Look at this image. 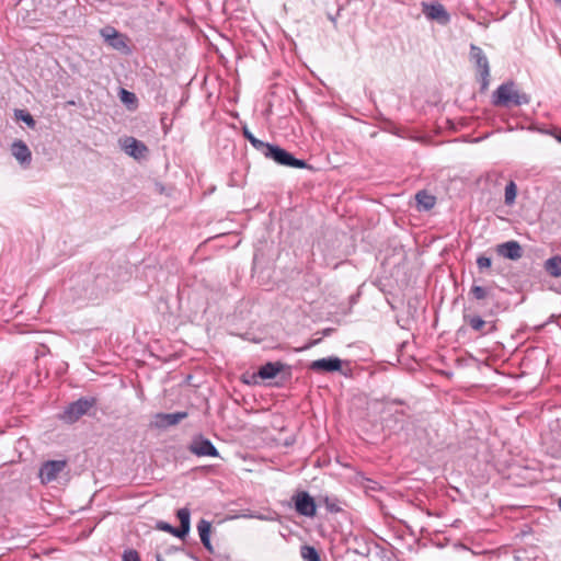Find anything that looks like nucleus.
I'll list each match as a JSON object with an SVG mask.
<instances>
[{
  "mask_svg": "<svg viewBox=\"0 0 561 561\" xmlns=\"http://www.w3.org/2000/svg\"><path fill=\"white\" fill-rule=\"evenodd\" d=\"M530 102V98L526 93H522L515 89L514 82H505L501 84L493 93L492 103L495 106H506L510 107L520 106L524 104H528Z\"/></svg>",
  "mask_w": 561,
  "mask_h": 561,
  "instance_id": "nucleus-1",
  "label": "nucleus"
},
{
  "mask_svg": "<svg viewBox=\"0 0 561 561\" xmlns=\"http://www.w3.org/2000/svg\"><path fill=\"white\" fill-rule=\"evenodd\" d=\"M96 404L95 398H88L82 397L78 400L69 403L62 413L59 414V419L67 423V424H73L76 423L81 416L85 415L91 408H93Z\"/></svg>",
  "mask_w": 561,
  "mask_h": 561,
  "instance_id": "nucleus-2",
  "label": "nucleus"
},
{
  "mask_svg": "<svg viewBox=\"0 0 561 561\" xmlns=\"http://www.w3.org/2000/svg\"><path fill=\"white\" fill-rule=\"evenodd\" d=\"M265 158L273 160L279 165L296 168V169H306L309 168L307 162L301 159L295 158L289 151L283 149L282 147L272 144L271 148L267 152H265Z\"/></svg>",
  "mask_w": 561,
  "mask_h": 561,
  "instance_id": "nucleus-3",
  "label": "nucleus"
},
{
  "mask_svg": "<svg viewBox=\"0 0 561 561\" xmlns=\"http://www.w3.org/2000/svg\"><path fill=\"white\" fill-rule=\"evenodd\" d=\"M470 60L479 71L481 91L484 92L488 90L490 83V65L483 50L474 44L470 46Z\"/></svg>",
  "mask_w": 561,
  "mask_h": 561,
  "instance_id": "nucleus-4",
  "label": "nucleus"
},
{
  "mask_svg": "<svg viewBox=\"0 0 561 561\" xmlns=\"http://www.w3.org/2000/svg\"><path fill=\"white\" fill-rule=\"evenodd\" d=\"M422 13L430 21H435L440 25H447L450 22V14L446 10V8L437 2H425L421 3Z\"/></svg>",
  "mask_w": 561,
  "mask_h": 561,
  "instance_id": "nucleus-5",
  "label": "nucleus"
},
{
  "mask_svg": "<svg viewBox=\"0 0 561 561\" xmlns=\"http://www.w3.org/2000/svg\"><path fill=\"white\" fill-rule=\"evenodd\" d=\"M66 467L67 460L65 459L45 461L38 472L42 483L47 484L55 481Z\"/></svg>",
  "mask_w": 561,
  "mask_h": 561,
  "instance_id": "nucleus-6",
  "label": "nucleus"
},
{
  "mask_svg": "<svg viewBox=\"0 0 561 561\" xmlns=\"http://www.w3.org/2000/svg\"><path fill=\"white\" fill-rule=\"evenodd\" d=\"M295 510L299 515L313 517L317 513V505L313 497L306 491L297 492L293 496Z\"/></svg>",
  "mask_w": 561,
  "mask_h": 561,
  "instance_id": "nucleus-7",
  "label": "nucleus"
},
{
  "mask_svg": "<svg viewBox=\"0 0 561 561\" xmlns=\"http://www.w3.org/2000/svg\"><path fill=\"white\" fill-rule=\"evenodd\" d=\"M188 450L198 457H204V456L218 457L219 456V453H218L217 448L215 447V445L208 438H205L203 436L195 437L192 440L191 445L188 446Z\"/></svg>",
  "mask_w": 561,
  "mask_h": 561,
  "instance_id": "nucleus-8",
  "label": "nucleus"
},
{
  "mask_svg": "<svg viewBox=\"0 0 561 561\" xmlns=\"http://www.w3.org/2000/svg\"><path fill=\"white\" fill-rule=\"evenodd\" d=\"M463 321L476 332H479L481 335H486L496 331V322L495 321H485L480 316L477 314H463Z\"/></svg>",
  "mask_w": 561,
  "mask_h": 561,
  "instance_id": "nucleus-9",
  "label": "nucleus"
},
{
  "mask_svg": "<svg viewBox=\"0 0 561 561\" xmlns=\"http://www.w3.org/2000/svg\"><path fill=\"white\" fill-rule=\"evenodd\" d=\"M121 145L124 151L135 159H141L148 152L147 146L134 137H125L124 139H121Z\"/></svg>",
  "mask_w": 561,
  "mask_h": 561,
  "instance_id": "nucleus-10",
  "label": "nucleus"
},
{
  "mask_svg": "<svg viewBox=\"0 0 561 561\" xmlns=\"http://www.w3.org/2000/svg\"><path fill=\"white\" fill-rule=\"evenodd\" d=\"M188 415L185 411H179L174 413H157L153 416V425L159 428H167L179 424L181 421L186 419Z\"/></svg>",
  "mask_w": 561,
  "mask_h": 561,
  "instance_id": "nucleus-11",
  "label": "nucleus"
},
{
  "mask_svg": "<svg viewBox=\"0 0 561 561\" xmlns=\"http://www.w3.org/2000/svg\"><path fill=\"white\" fill-rule=\"evenodd\" d=\"M341 367H342V360L335 356L320 358V359L311 362L309 365V369L317 371V373L339 371V370H341Z\"/></svg>",
  "mask_w": 561,
  "mask_h": 561,
  "instance_id": "nucleus-12",
  "label": "nucleus"
},
{
  "mask_svg": "<svg viewBox=\"0 0 561 561\" xmlns=\"http://www.w3.org/2000/svg\"><path fill=\"white\" fill-rule=\"evenodd\" d=\"M496 252L504 259L517 261L523 256V248L517 241H506L497 244Z\"/></svg>",
  "mask_w": 561,
  "mask_h": 561,
  "instance_id": "nucleus-13",
  "label": "nucleus"
},
{
  "mask_svg": "<svg viewBox=\"0 0 561 561\" xmlns=\"http://www.w3.org/2000/svg\"><path fill=\"white\" fill-rule=\"evenodd\" d=\"M101 35L105 42L117 50H124L127 48L125 36L118 33L114 27L106 26L101 30Z\"/></svg>",
  "mask_w": 561,
  "mask_h": 561,
  "instance_id": "nucleus-14",
  "label": "nucleus"
},
{
  "mask_svg": "<svg viewBox=\"0 0 561 561\" xmlns=\"http://www.w3.org/2000/svg\"><path fill=\"white\" fill-rule=\"evenodd\" d=\"M286 367L280 362H268L259 368L257 376L261 379H272L277 376Z\"/></svg>",
  "mask_w": 561,
  "mask_h": 561,
  "instance_id": "nucleus-15",
  "label": "nucleus"
},
{
  "mask_svg": "<svg viewBox=\"0 0 561 561\" xmlns=\"http://www.w3.org/2000/svg\"><path fill=\"white\" fill-rule=\"evenodd\" d=\"M12 154L22 164L31 163V150L22 140H16L12 144Z\"/></svg>",
  "mask_w": 561,
  "mask_h": 561,
  "instance_id": "nucleus-16",
  "label": "nucleus"
},
{
  "mask_svg": "<svg viewBox=\"0 0 561 561\" xmlns=\"http://www.w3.org/2000/svg\"><path fill=\"white\" fill-rule=\"evenodd\" d=\"M176 516L180 520L179 538L183 539L188 535L190 529H191V524H190L191 512L187 507H183L178 511Z\"/></svg>",
  "mask_w": 561,
  "mask_h": 561,
  "instance_id": "nucleus-17",
  "label": "nucleus"
},
{
  "mask_svg": "<svg viewBox=\"0 0 561 561\" xmlns=\"http://www.w3.org/2000/svg\"><path fill=\"white\" fill-rule=\"evenodd\" d=\"M468 295H469V298L477 300V301L493 299L492 288L480 286V285H472Z\"/></svg>",
  "mask_w": 561,
  "mask_h": 561,
  "instance_id": "nucleus-18",
  "label": "nucleus"
},
{
  "mask_svg": "<svg viewBox=\"0 0 561 561\" xmlns=\"http://www.w3.org/2000/svg\"><path fill=\"white\" fill-rule=\"evenodd\" d=\"M419 209L430 210L435 206V196L428 194L426 191H420L415 195Z\"/></svg>",
  "mask_w": 561,
  "mask_h": 561,
  "instance_id": "nucleus-19",
  "label": "nucleus"
},
{
  "mask_svg": "<svg viewBox=\"0 0 561 561\" xmlns=\"http://www.w3.org/2000/svg\"><path fill=\"white\" fill-rule=\"evenodd\" d=\"M546 272L552 277L561 276V256L554 255L545 262Z\"/></svg>",
  "mask_w": 561,
  "mask_h": 561,
  "instance_id": "nucleus-20",
  "label": "nucleus"
},
{
  "mask_svg": "<svg viewBox=\"0 0 561 561\" xmlns=\"http://www.w3.org/2000/svg\"><path fill=\"white\" fill-rule=\"evenodd\" d=\"M517 196V185L514 181H510L505 186L504 203L507 206H512L515 203Z\"/></svg>",
  "mask_w": 561,
  "mask_h": 561,
  "instance_id": "nucleus-21",
  "label": "nucleus"
},
{
  "mask_svg": "<svg viewBox=\"0 0 561 561\" xmlns=\"http://www.w3.org/2000/svg\"><path fill=\"white\" fill-rule=\"evenodd\" d=\"M300 556L305 561H320V554L312 546L304 545L300 548Z\"/></svg>",
  "mask_w": 561,
  "mask_h": 561,
  "instance_id": "nucleus-22",
  "label": "nucleus"
},
{
  "mask_svg": "<svg viewBox=\"0 0 561 561\" xmlns=\"http://www.w3.org/2000/svg\"><path fill=\"white\" fill-rule=\"evenodd\" d=\"M211 524L206 519H201L197 524V531L201 540L210 538Z\"/></svg>",
  "mask_w": 561,
  "mask_h": 561,
  "instance_id": "nucleus-23",
  "label": "nucleus"
},
{
  "mask_svg": "<svg viewBox=\"0 0 561 561\" xmlns=\"http://www.w3.org/2000/svg\"><path fill=\"white\" fill-rule=\"evenodd\" d=\"M15 117L22 122H24L28 127L34 128L36 125L33 116L25 110H16Z\"/></svg>",
  "mask_w": 561,
  "mask_h": 561,
  "instance_id": "nucleus-24",
  "label": "nucleus"
},
{
  "mask_svg": "<svg viewBox=\"0 0 561 561\" xmlns=\"http://www.w3.org/2000/svg\"><path fill=\"white\" fill-rule=\"evenodd\" d=\"M253 148H255L259 152H261L264 157H265V152L268 151V149L271 148L272 144L270 142H265L263 140H260L259 138H254V139H251V142H250Z\"/></svg>",
  "mask_w": 561,
  "mask_h": 561,
  "instance_id": "nucleus-25",
  "label": "nucleus"
},
{
  "mask_svg": "<svg viewBox=\"0 0 561 561\" xmlns=\"http://www.w3.org/2000/svg\"><path fill=\"white\" fill-rule=\"evenodd\" d=\"M157 529L170 533L173 536L179 538V534H180L179 533V527H173L172 525H170V524H168L165 522H162V520L158 522L157 523Z\"/></svg>",
  "mask_w": 561,
  "mask_h": 561,
  "instance_id": "nucleus-26",
  "label": "nucleus"
},
{
  "mask_svg": "<svg viewBox=\"0 0 561 561\" xmlns=\"http://www.w3.org/2000/svg\"><path fill=\"white\" fill-rule=\"evenodd\" d=\"M119 96L122 102L125 104L135 103L137 101L135 93L129 92L125 89H121Z\"/></svg>",
  "mask_w": 561,
  "mask_h": 561,
  "instance_id": "nucleus-27",
  "label": "nucleus"
},
{
  "mask_svg": "<svg viewBox=\"0 0 561 561\" xmlns=\"http://www.w3.org/2000/svg\"><path fill=\"white\" fill-rule=\"evenodd\" d=\"M491 264H492V260L489 256L480 255L477 259V265L480 271L491 267Z\"/></svg>",
  "mask_w": 561,
  "mask_h": 561,
  "instance_id": "nucleus-28",
  "label": "nucleus"
},
{
  "mask_svg": "<svg viewBox=\"0 0 561 561\" xmlns=\"http://www.w3.org/2000/svg\"><path fill=\"white\" fill-rule=\"evenodd\" d=\"M323 502H324V505H325V507H327V510H328L329 512H331V513H337V512H340V511H341V507L339 506L337 502H335V501H333V500L329 499L328 496H327V497H324Z\"/></svg>",
  "mask_w": 561,
  "mask_h": 561,
  "instance_id": "nucleus-29",
  "label": "nucleus"
},
{
  "mask_svg": "<svg viewBox=\"0 0 561 561\" xmlns=\"http://www.w3.org/2000/svg\"><path fill=\"white\" fill-rule=\"evenodd\" d=\"M123 561H140L139 553L136 550H126L123 554Z\"/></svg>",
  "mask_w": 561,
  "mask_h": 561,
  "instance_id": "nucleus-30",
  "label": "nucleus"
},
{
  "mask_svg": "<svg viewBox=\"0 0 561 561\" xmlns=\"http://www.w3.org/2000/svg\"><path fill=\"white\" fill-rule=\"evenodd\" d=\"M242 134H243L244 138H245L249 142H251V139H254V138H255V136H254V135L249 130V128H248V127H245V126L242 128Z\"/></svg>",
  "mask_w": 561,
  "mask_h": 561,
  "instance_id": "nucleus-31",
  "label": "nucleus"
},
{
  "mask_svg": "<svg viewBox=\"0 0 561 561\" xmlns=\"http://www.w3.org/2000/svg\"><path fill=\"white\" fill-rule=\"evenodd\" d=\"M201 541H202L203 546L205 547V549H206L207 551H209L210 553L214 551L213 545H211V542H210V538L203 539V540H201Z\"/></svg>",
  "mask_w": 561,
  "mask_h": 561,
  "instance_id": "nucleus-32",
  "label": "nucleus"
},
{
  "mask_svg": "<svg viewBox=\"0 0 561 561\" xmlns=\"http://www.w3.org/2000/svg\"><path fill=\"white\" fill-rule=\"evenodd\" d=\"M319 342H320V339L313 340V341L309 342L308 344H306L304 347L299 348V351L308 350V348L317 345Z\"/></svg>",
  "mask_w": 561,
  "mask_h": 561,
  "instance_id": "nucleus-33",
  "label": "nucleus"
},
{
  "mask_svg": "<svg viewBox=\"0 0 561 561\" xmlns=\"http://www.w3.org/2000/svg\"><path fill=\"white\" fill-rule=\"evenodd\" d=\"M332 329H325L323 331V335H329L331 333Z\"/></svg>",
  "mask_w": 561,
  "mask_h": 561,
  "instance_id": "nucleus-34",
  "label": "nucleus"
},
{
  "mask_svg": "<svg viewBox=\"0 0 561 561\" xmlns=\"http://www.w3.org/2000/svg\"><path fill=\"white\" fill-rule=\"evenodd\" d=\"M392 403H396V404H403V401L401 400H393Z\"/></svg>",
  "mask_w": 561,
  "mask_h": 561,
  "instance_id": "nucleus-35",
  "label": "nucleus"
},
{
  "mask_svg": "<svg viewBox=\"0 0 561 561\" xmlns=\"http://www.w3.org/2000/svg\"><path fill=\"white\" fill-rule=\"evenodd\" d=\"M157 561H164L159 553L157 554Z\"/></svg>",
  "mask_w": 561,
  "mask_h": 561,
  "instance_id": "nucleus-36",
  "label": "nucleus"
},
{
  "mask_svg": "<svg viewBox=\"0 0 561 561\" xmlns=\"http://www.w3.org/2000/svg\"><path fill=\"white\" fill-rule=\"evenodd\" d=\"M558 506H559V508L561 510V497H560V499H559V501H558Z\"/></svg>",
  "mask_w": 561,
  "mask_h": 561,
  "instance_id": "nucleus-37",
  "label": "nucleus"
},
{
  "mask_svg": "<svg viewBox=\"0 0 561 561\" xmlns=\"http://www.w3.org/2000/svg\"><path fill=\"white\" fill-rule=\"evenodd\" d=\"M558 140L561 142V129H560V134L558 136Z\"/></svg>",
  "mask_w": 561,
  "mask_h": 561,
  "instance_id": "nucleus-38",
  "label": "nucleus"
},
{
  "mask_svg": "<svg viewBox=\"0 0 561 561\" xmlns=\"http://www.w3.org/2000/svg\"><path fill=\"white\" fill-rule=\"evenodd\" d=\"M558 2H561V0H557Z\"/></svg>",
  "mask_w": 561,
  "mask_h": 561,
  "instance_id": "nucleus-39",
  "label": "nucleus"
}]
</instances>
